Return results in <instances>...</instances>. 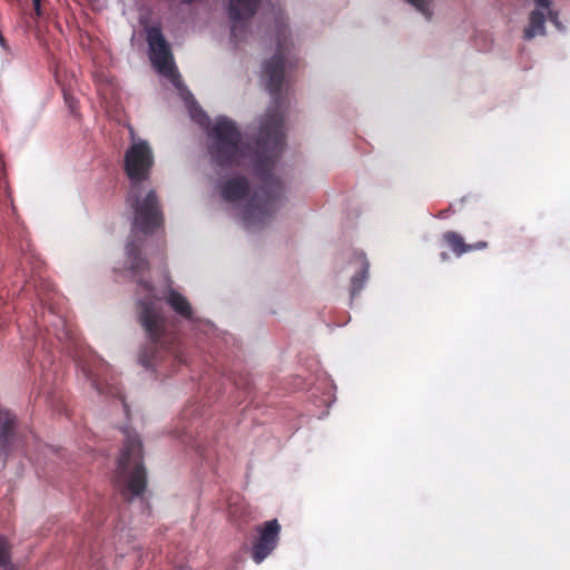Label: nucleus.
<instances>
[{"label": "nucleus", "instance_id": "f3484780", "mask_svg": "<svg viewBox=\"0 0 570 570\" xmlns=\"http://www.w3.org/2000/svg\"><path fill=\"white\" fill-rule=\"evenodd\" d=\"M414 6L428 20L432 17L431 1L432 0H406Z\"/></svg>", "mask_w": 570, "mask_h": 570}, {"label": "nucleus", "instance_id": "39448f33", "mask_svg": "<svg viewBox=\"0 0 570 570\" xmlns=\"http://www.w3.org/2000/svg\"><path fill=\"white\" fill-rule=\"evenodd\" d=\"M140 311H139V321L145 328L149 340H150V354H148L147 348L144 350L139 356L140 363L146 368H151L156 363V350L158 346L165 347L166 338H165V317L160 308L155 304L151 299H146L140 302Z\"/></svg>", "mask_w": 570, "mask_h": 570}, {"label": "nucleus", "instance_id": "2eb2a0df", "mask_svg": "<svg viewBox=\"0 0 570 570\" xmlns=\"http://www.w3.org/2000/svg\"><path fill=\"white\" fill-rule=\"evenodd\" d=\"M167 303L170 307L184 318H190L193 308L185 296L175 289H170L167 296Z\"/></svg>", "mask_w": 570, "mask_h": 570}, {"label": "nucleus", "instance_id": "20e7f679", "mask_svg": "<svg viewBox=\"0 0 570 570\" xmlns=\"http://www.w3.org/2000/svg\"><path fill=\"white\" fill-rule=\"evenodd\" d=\"M116 483L125 500L141 497L147 487L142 444L137 434L127 433L118 460Z\"/></svg>", "mask_w": 570, "mask_h": 570}, {"label": "nucleus", "instance_id": "f8f14e48", "mask_svg": "<svg viewBox=\"0 0 570 570\" xmlns=\"http://www.w3.org/2000/svg\"><path fill=\"white\" fill-rule=\"evenodd\" d=\"M126 254L128 258L129 269L138 275L149 269V262L141 256L140 245L130 242L126 245Z\"/></svg>", "mask_w": 570, "mask_h": 570}, {"label": "nucleus", "instance_id": "a878e982", "mask_svg": "<svg viewBox=\"0 0 570 570\" xmlns=\"http://www.w3.org/2000/svg\"><path fill=\"white\" fill-rule=\"evenodd\" d=\"M442 259L445 261L448 258V254L446 253H442Z\"/></svg>", "mask_w": 570, "mask_h": 570}, {"label": "nucleus", "instance_id": "f257e3e1", "mask_svg": "<svg viewBox=\"0 0 570 570\" xmlns=\"http://www.w3.org/2000/svg\"><path fill=\"white\" fill-rule=\"evenodd\" d=\"M282 38H285V31L281 29L277 35V50L263 66V76L275 107L267 111L258 130L257 151L252 161L261 185L250 195L243 214V220L248 227L267 223L278 209L284 193L279 178L272 173L285 138L284 117L279 111L285 71V45Z\"/></svg>", "mask_w": 570, "mask_h": 570}, {"label": "nucleus", "instance_id": "412c9836", "mask_svg": "<svg viewBox=\"0 0 570 570\" xmlns=\"http://www.w3.org/2000/svg\"><path fill=\"white\" fill-rule=\"evenodd\" d=\"M33 2V9H35V12L37 16H41V8H40V2L41 0H32Z\"/></svg>", "mask_w": 570, "mask_h": 570}, {"label": "nucleus", "instance_id": "aec40b11", "mask_svg": "<svg viewBox=\"0 0 570 570\" xmlns=\"http://www.w3.org/2000/svg\"><path fill=\"white\" fill-rule=\"evenodd\" d=\"M139 284L147 291L153 292V285L149 281L139 279Z\"/></svg>", "mask_w": 570, "mask_h": 570}, {"label": "nucleus", "instance_id": "f03ea898", "mask_svg": "<svg viewBox=\"0 0 570 570\" xmlns=\"http://www.w3.org/2000/svg\"><path fill=\"white\" fill-rule=\"evenodd\" d=\"M155 165L154 153L146 140L134 141L124 155V171L130 183L127 203L134 209L135 229L145 235L154 234L163 227V207L155 189L140 196V188L149 180Z\"/></svg>", "mask_w": 570, "mask_h": 570}, {"label": "nucleus", "instance_id": "4468645a", "mask_svg": "<svg viewBox=\"0 0 570 570\" xmlns=\"http://www.w3.org/2000/svg\"><path fill=\"white\" fill-rule=\"evenodd\" d=\"M356 258L360 262L361 269L351 279V296L355 297L368 278L370 264L363 253L356 254Z\"/></svg>", "mask_w": 570, "mask_h": 570}, {"label": "nucleus", "instance_id": "5701e85b", "mask_svg": "<svg viewBox=\"0 0 570 570\" xmlns=\"http://www.w3.org/2000/svg\"><path fill=\"white\" fill-rule=\"evenodd\" d=\"M92 385L95 386V389H96L99 393H101V390H100L99 385H98L96 382H92Z\"/></svg>", "mask_w": 570, "mask_h": 570}, {"label": "nucleus", "instance_id": "393cba45", "mask_svg": "<svg viewBox=\"0 0 570 570\" xmlns=\"http://www.w3.org/2000/svg\"><path fill=\"white\" fill-rule=\"evenodd\" d=\"M195 0H183L184 3H187V4H190L193 3Z\"/></svg>", "mask_w": 570, "mask_h": 570}, {"label": "nucleus", "instance_id": "a211bd4d", "mask_svg": "<svg viewBox=\"0 0 570 570\" xmlns=\"http://www.w3.org/2000/svg\"><path fill=\"white\" fill-rule=\"evenodd\" d=\"M63 98H65V101L66 104L68 105L70 111L72 114H76L77 111V100L66 90H63Z\"/></svg>", "mask_w": 570, "mask_h": 570}, {"label": "nucleus", "instance_id": "7ed1b4c3", "mask_svg": "<svg viewBox=\"0 0 570 570\" xmlns=\"http://www.w3.org/2000/svg\"><path fill=\"white\" fill-rule=\"evenodd\" d=\"M208 136L210 138L208 154L214 165L220 168H234L246 164L250 149L243 142L235 121L218 117L209 128Z\"/></svg>", "mask_w": 570, "mask_h": 570}, {"label": "nucleus", "instance_id": "1a4fd4ad", "mask_svg": "<svg viewBox=\"0 0 570 570\" xmlns=\"http://www.w3.org/2000/svg\"><path fill=\"white\" fill-rule=\"evenodd\" d=\"M16 439V417L6 409L0 407V455L3 461L12 451Z\"/></svg>", "mask_w": 570, "mask_h": 570}, {"label": "nucleus", "instance_id": "9d476101", "mask_svg": "<svg viewBox=\"0 0 570 570\" xmlns=\"http://www.w3.org/2000/svg\"><path fill=\"white\" fill-rule=\"evenodd\" d=\"M220 196L227 203H237L249 196L250 187L246 177L237 175L220 184Z\"/></svg>", "mask_w": 570, "mask_h": 570}, {"label": "nucleus", "instance_id": "6ab92c4d", "mask_svg": "<svg viewBox=\"0 0 570 570\" xmlns=\"http://www.w3.org/2000/svg\"><path fill=\"white\" fill-rule=\"evenodd\" d=\"M534 2L537 3L538 7H540L542 9H549L551 6L550 0H534Z\"/></svg>", "mask_w": 570, "mask_h": 570}, {"label": "nucleus", "instance_id": "4be33fe9", "mask_svg": "<svg viewBox=\"0 0 570 570\" xmlns=\"http://www.w3.org/2000/svg\"><path fill=\"white\" fill-rule=\"evenodd\" d=\"M549 19H550V21H552L557 26L559 24V22H558V12L549 10Z\"/></svg>", "mask_w": 570, "mask_h": 570}, {"label": "nucleus", "instance_id": "423d86ee", "mask_svg": "<svg viewBox=\"0 0 570 570\" xmlns=\"http://www.w3.org/2000/svg\"><path fill=\"white\" fill-rule=\"evenodd\" d=\"M146 39L149 47V59L153 66L161 76L175 82L179 78V75L174 62L169 43L165 39L161 29L156 26L148 28Z\"/></svg>", "mask_w": 570, "mask_h": 570}, {"label": "nucleus", "instance_id": "ddd939ff", "mask_svg": "<svg viewBox=\"0 0 570 570\" xmlns=\"http://www.w3.org/2000/svg\"><path fill=\"white\" fill-rule=\"evenodd\" d=\"M546 16L540 10H533L529 17V26L523 31V38L531 40L535 36H542L546 33Z\"/></svg>", "mask_w": 570, "mask_h": 570}, {"label": "nucleus", "instance_id": "b1692460", "mask_svg": "<svg viewBox=\"0 0 570 570\" xmlns=\"http://www.w3.org/2000/svg\"><path fill=\"white\" fill-rule=\"evenodd\" d=\"M4 570H14L13 567L11 566V562L9 563V566L7 568H3Z\"/></svg>", "mask_w": 570, "mask_h": 570}, {"label": "nucleus", "instance_id": "dca6fc26", "mask_svg": "<svg viewBox=\"0 0 570 570\" xmlns=\"http://www.w3.org/2000/svg\"><path fill=\"white\" fill-rule=\"evenodd\" d=\"M10 550L11 547L8 540L4 537L0 535V567L7 568L11 562Z\"/></svg>", "mask_w": 570, "mask_h": 570}, {"label": "nucleus", "instance_id": "9b49d317", "mask_svg": "<svg viewBox=\"0 0 570 570\" xmlns=\"http://www.w3.org/2000/svg\"><path fill=\"white\" fill-rule=\"evenodd\" d=\"M442 240L456 257H460L469 252L482 250L488 247V243L484 240L468 244L465 243L463 236L454 230L445 232L442 235Z\"/></svg>", "mask_w": 570, "mask_h": 570}, {"label": "nucleus", "instance_id": "6e6552de", "mask_svg": "<svg viewBox=\"0 0 570 570\" xmlns=\"http://www.w3.org/2000/svg\"><path fill=\"white\" fill-rule=\"evenodd\" d=\"M261 0H229L228 14L233 22L230 28V38L237 42L242 40L247 32L246 22L256 13Z\"/></svg>", "mask_w": 570, "mask_h": 570}, {"label": "nucleus", "instance_id": "0eeeda50", "mask_svg": "<svg viewBox=\"0 0 570 570\" xmlns=\"http://www.w3.org/2000/svg\"><path fill=\"white\" fill-rule=\"evenodd\" d=\"M281 524L277 519L265 521L256 527V537L252 543V558L262 563L277 547Z\"/></svg>", "mask_w": 570, "mask_h": 570}, {"label": "nucleus", "instance_id": "bb28decb", "mask_svg": "<svg viewBox=\"0 0 570 570\" xmlns=\"http://www.w3.org/2000/svg\"><path fill=\"white\" fill-rule=\"evenodd\" d=\"M3 42H4V39H3V37L0 35V43H2V45H3Z\"/></svg>", "mask_w": 570, "mask_h": 570}]
</instances>
